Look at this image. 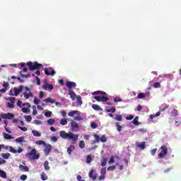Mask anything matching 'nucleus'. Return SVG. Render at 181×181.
Masks as SVG:
<instances>
[{
  "label": "nucleus",
  "mask_w": 181,
  "mask_h": 181,
  "mask_svg": "<svg viewBox=\"0 0 181 181\" xmlns=\"http://www.w3.org/2000/svg\"><path fill=\"white\" fill-rule=\"evenodd\" d=\"M59 136L62 139H69V141H72V143L76 144L78 140V134H74V133L69 132L66 133L65 131H61L59 132Z\"/></svg>",
  "instance_id": "f257e3e1"
},
{
  "label": "nucleus",
  "mask_w": 181,
  "mask_h": 181,
  "mask_svg": "<svg viewBox=\"0 0 181 181\" xmlns=\"http://www.w3.org/2000/svg\"><path fill=\"white\" fill-rule=\"evenodd\" d=\"M27 66H28V69L30 71H34V70H36L35 74L37 76H40V67H43V65L42 64L37 63V62H28L27 63Z\"/></svg>",
  "instance_id": "f03ea898"
},
{
  "label": "nucleus",
  "mask_w": 181,
  "mask_h": 181,
  "mask_svg": "<svg viewBox=\"0 0 181 181\" xmlns=\"http://www.w3.org/2000/svg\"><path fill=\"white\" fill-rule=\"evenodd\" d=\"M25 156L30 159V160H37L40 158V154L36 151V148H33L26 153Z\"/></svg>",
  "instance_id": "7ed1b4c3"
},
{
  "label": "nucleus",
  "mask_w": 181,
  "mask_h": 181,
  "mask_svg": "<svg viewBox=\"0 0 181 181\" xmlns=\"http://www.w3.org/2000/svg\"><path fill=\"white\" fill-rule=\"evenodd\" d=\"M160 149L161 150V151L158 156L159 159H162L165 158L166 155H168V147L166 146H161Z\"/></svg>",
  "instance_id": "20e7f679"
},
{
  "label": "nucleus",
  "mask_w": 181,
  "mask_h": 181,
  "mask_svg": "<svg viewBox=\"0 0 181 181\" xmlns=\"http://www.w3.org/2000/svg\"><path fill=\"white\" fill-rule=\"evenodd\" d=\"M25 91L23 93V97L25 98V100H29L30 97H33V93L32 91H30V88L29 87L25 86L24 87Z\"/></svg>",
  "instance_id": "39448f33"
},
{
  "label": "nucleus",
  "mask_w": 181,
  "mask_h": 181,
  "mask_svg": "<svg viewBox=\"0 0 181 181\" xmlns=\"http://www.w3.org/2000/svg\"><path fill=\"white\" fill-rule=\"evenodd\" d=\"M93 98L96 100L98 103H107L110 100V98L107 96H94Z\"/></svg>",
  "instance_id": "423d86ee"
},
{
  "label": "nucleus",
  "mask_w": 181,
  "mask_h": 181,
  "mask_svg": "<svg viewBox=\"0 0 181 181\" xmlns=\"http://www.w3.org/2000/svg\"><path fill=\"white\" fill-rule=\"evenodd\" d=\"M1 118L3 119H12V118H15V115L11 112L6 114L0 115Z\"/></svg>",
  "instance_id": "0eeeda50"
},
{
  "label": "nucleus",
  "mask_w": 181,
  "mask_h": 181,
  "mask_svg": "<svg viewBox=\"0 0 181 181\" xmlns=\"http://www.w3.org/2000/svg\"><path fill=\"white\" fill-rule=\"evenodd\" d=\"M88 176L90 179H92V180H95L97 177H98V175L95 172V170L91 169L88 173Z\"/></svg>",
  "instance_id": "6e6552de"
},
{
  "label": "nucleus",
  "mask_w": 181,
  "mask_h": 181,
  "mask_svg": "<svg viewBox=\"0 0 181 181\" xmlns=\"http://www.w3.org/2000/svg\"><path fill=\"white\" fill-rule=\"evenodd\" d=\"M45 148L44 149L45 156H49L50 155V152H52V145L51 144H45Z\"/></svg>",
  "instance_id": "1a4fd4ad"
},
{
  "label": "nucleus",
  "mask_w": 181,
  "mask_h": 181,
  "mask_svg": "<svg viewBox=\"0 0 181 181\" xmlns=\"http://www.w3.org/2000/svg\"><path fill=\"white\" fill-rule=\"evenodd\" d=\"M151 95V93L150 92H146L145 93H139L137 98L139 100H145V98H146V97H149Z\"/></svg>",
  "instance_id": "9d476101"
},
{
  "label": "nucleus",
  "mask_w": 181,
  "mask_h": 181,
  "mask_svg": "<svg viewBox=\"0 0 181 181\" xmlns=\"http://www.w3.org/2000/svg\"><path fill=\"white\" fill-rule=\"evenodd\" d=\"M44 73L46 74V76H54V74H56V71L54 69H53V68H49V69H45Z\"/></svg>",
  "instance_id": "9b49d317"
},
{
  "label": "nucleus",
  "mask_w": 181,
  "mask_h": 181,
  "mask_svg": "<svg viewBox=\"0 0 181 181\" xmlns=\"http://www.w3.org/2000/svg\"><path fill=\"white\" fill-rule=\"evenodd\" d=\"M68 94L70 95L71 100H72V101H74L76 98H77V95H76V93H74L71 89L68 90Z\"/></svg>",
  "instance_id": "f8f14e48"
},
{
  "label": "nucleus",
  "mask_w": 181,
  "mask_h": 181,
  "mask_svg": "<svg viewBox=\"0 0 181 181\" xmlns=\"http://www.w3.org/2000/svg\"><path fill=\"white\" fill-rule=\"evenodd\" d=\"M66 87H68V88H70V90H71V88H76L77 84L76 83V82L68 81L66 82Z\"/></svg>",
  "instance_id": "ddd939ff"
},
{
  "label": "nucleus",
  "mask_w": 181,
  "mask_h": 181,
  "mask_svg": "<svg viewBox=\"0 0 181 181\" xmlns=\"http://www.w3.org/2000/svg\"><path fill=\"white\" fill-rule=\"evenodd\" d=\"M23 90V86H20L18 88H14V95H19V93H22Z\"/></svg>",
  "instance_id": "4468645a"
},
{
  "label": "nucleus",
  "mask_w": 181,
  "mask_h": 181,
  "mask_svg": "<svg viewBox=\"0 0 181 181\" xmlns=\"http://www.w3.org/2000/svg\"><path fill=\"white\" fill-rule=\"evenodd\" d=\"M146 146V144H145V141L136 144L137 148H139V149H141V151H144V149H145Z\"/></svg>",
  "instance_id": "2eb2a0df"
},
{
  "label": "nucleus",
  "mask_w": 181,
  "mask_h": 181,
  "mask_svg": "<svg viewBox=\"0 0 181 181\" xmlns=\"http://www.w3.org/2000/svg\"><path fill=\"white\" fill-rule=\"evenodd\" d=\"M19 169L21 172H29V167L23 165L22 164L19 165Z\"/></svg>",
  "instance_id": "dca6fc26"
},
{
  "label": "nucleus",
  "mask_w": 181,
  "mask_h": 181,
  "mask_svg": "<svg viewBox=\"0 0 181 181\" xmlns=\"http://www.w3.org/2000/svg\"><path fill=\"white\" fill-rule=\"evenodd\" d=\"M93 95H105L107 93L104 91H101V90H97L93 92Z\"/></svg>",
  "instance_id": "f3484780"
},
{
  "label": "nucleus",
  "mask_w": 181,
  "mask_h": 181,
  "mask_svg": "<svg viewBox=\"0 0 181 181\" xmlns=\"http://www.w3.org/2000/svg\"><path fill=\"white\" fill-rule=\"evenodd\" d=\"M42 88L44 90H47L48 89L50 91L51 90H53V85H52V84L44 85L42 86Z\"/></svg>",
  "instance_id": "a211bd4d"
},
{
  "label": "nucleus",
  "mask_w": 181,
  "mask_h": 181,
  "mask_svg": "<svg viewBox=\"0 0 181 181\" xmlns=\"http://www.w3.org/2000/svg\"><path fill=\"white\" fill-rule=\"evenodd\" d=\"M92 108L95 110V111H103V108H101V107H100L98 105H93Z\"/></svg>",
  "instance_id": "6ab92c4d"
},
{
  "label": "nucleus",
  "mask_w": 181,
  "mask_h": 181,
  "mask_svg": "<svg viewBox=\"0 0 181 181\" xmlns=\"http://www.w3.org/2000/svg\"><path fill=\"white\" fill-rule=\"evenodd\" d=\"M107 162H108V159H107V158L105 157H103V159L100 160L101 166H105V165H107Z\"/></svg>",
  "instance_id": "aec40b11"
},
{
  "label": "nucleus",
  "mask_w": 181,
  "mask_h": 181,
  "mask_svg": "<svg viewBox=\"0 0 181 181\" xmlns=\"http://www.w3.org/2000/svg\"><path fill=\"white\" fill-rule=\"evenodd\" d=\"M32 134L33 135V136H42V133L39 132L37 130H32Z\"/></svg>",
  "instance_id": "412c9836"
},
{
  "label": "nucleus",
  "mask_w": 181,
  "mask_h": 181,
  "mask_svg": "<svg viewBox=\"0 0 181 181\" xmlns=\"http://www.w3.org/2000/svg\"><path fill=\"white\" fill-rule=\"evenodd\" d=\"M80 112L77 110H72L68 113L69 117H74L76 114H79Z\"/></svg>",
  "instance_id": "4be33fe9"
},
{
  "label": "nucleus",
  "mask_w": 181,
  "mask_h": 181,
  "mask_svg": "<svg viewBox=\"0 0 181 181\" xmlns=\"http://www.w3.org/2000/svg\"><path fill=\"white\" fill-rule=\"evenodd\" d=\"M71 126L73 128H75V129H78L79 127H78V124H77V122H74V121H71Z\"/></svg>",
  "instance_id": "5701e85b"
},
{
  "label": "nucleus",
  "mask_w": 181,
  "mask_h": 181,
  "mask_svg": "<svg viewBox=\"0 0 181 181\" xmlns=\"http://www.w3.org/2000/svg\"><path fill=\"white\" fill-rule=\"evenodd\" d=\"M45 103H50V104H54L55 100L52 99L51 98H47L45 100H43Z\"/></svg>",
  "instance_id": "b1692460"
},
{
  "label": "nucleus",
  "mask_w": 181,
  "mask_h": 181,
  "mask_svg": "<svg viewBox=\"0 0 181 181\" xmlns=\"http://www.w3.org/2000/svg\"><path fill=\"white\" fill-rule=\"evenodd\" d=\"M3 136L4 139H13V137H12L9 134L3 133Z\"/></svg>",
  "instance_id": "393cba45"
},
{
  "label": "nucleus",
  "mask_w": 181,
  "mask_h": 181,
  "mask_svg": "<svg viewBox=\"0 0 181 181\" xmlns=\"http://www.w3.org/2000/svg\"><path fill=\"white\" fill-rule=\"evenodd\" d=\"M76 148V147L74 146H70L68 148H67V153H69V155H71V152L73 151H74V149Z\"/></svg>",
  "instance_id": "a878e982"
},
{
  "label": "nucleus",
  "mask_w": 181,
  "mask_h": 181,
  "mask_svg": "<svg viewBox=\"0 0 181 181\" xmlns=\"http://www.w3.org/2000/svg\"><path fill=\"white\" fill-rule=\"evenodd\" d=\"M115 126L119 132H121V131H122V126L119 125V122H117L115 123Z\"/></svg>",
  "instance_id": "bb28decb"
},
{
  "label": "nucleus",
  "mask_w": 181,
  "mask_h": 181,
  "mask_svg": "<svg viewBox=\"0 0 181 181\" xmlns=\"http://www.w3.org/2000/svg\"><path fill=\"white\" fill-rule=\"evenodd\" d=\"M45 170H50V167L49 166V161H45L44 163Z\"/></svg>",
  "instance_id": "cd10ccee"
},
{
  "label": "nucleus",
  "mask_w": 181,
  "mask_h": 181,
  "mask_svg": "<svg viewBox=\"0 0 181 181\" xmlns=\"http://www.w3.org/2000/svg\"><path fill=\"white\" fill-rule=\"evenodd\" d=\"M25 141V137L24 136H21L18 137L16 139V142L21 144V142H24Z\"/></svg>",
  "instance_id": "c85d7f7f"
},
{
  "label": "nucleus",
  "mask_w": 181,
  "mask_h": 181,
  "mask_svg": "<svg viewBox=\"0 0 181 181\" xmlns=\"http://www.w3.org/2000/svg\"><path fill=\"white\" fill-rule=\"evenodd\" d=\"M0 177H3V179L6 178V173L4 170H0Z\"/></svg>",
  "instance_id": "c756f323"
},
{
  "label": "nucleus",
  "mask_w": 181,
  "mask_h": 181,
  "mask_svg": "<svg viewBox=\"0 0 181 181\" xmlns=\"http://www.w3.org/2000/svg\"><path fill=\"white\" fill-rule=\"evenodd\" d=\"M1 156L3 159H9V156H11V153H3L1 154Z\"/></svg>",
  "instance_id": "7c9ffc66"
},
{
  "label": "nucleus",
  "mask_w": 181,
  "mask_h": 181,
  "mask_svg": "<svg viewBox=\"0 0 181 181\" xmlns=\"http://www.w3.org/2000/svg\"><path fill=\"white\" fill-rule=\"evenodd\" d=\"M41 179L42 180H47V175L45 172L41 173Z\"/></svg>",
  "instance_id": "2f4dec72"
},
{
  "label": "nucleus",
  "mask_w": 181,
  "mask_h": 181,
  "mask_svg": "<svg viewBox=\"0 0 181 181\" xmlns=\"http://www.w3.org/2000/svg\"><path fill=\"white\" fill-rule=\"evenodd\" d=\"M76 103L81 105L83 104V100H81V96L78 95L76 97Z\"/></svg>",
  "instance_id": "473e14b6"
},
{
  "label": "nucleus",
  "mask_w": 181,
  "mask_h": 181,
  "mask_svg": "<svg viewBox=\"0 0 181 181\" xmlns=\"http://www.w3.org/2000/svg\"><path fill=\"white\" fill-rule=\"evenodd\" d=\"M93 160V158L91 157V155H88L86 157V163H91Z\"/></svg>",
  "instance_id": "72a5a7b5"
},
{
  "label": "nucleus",
  "mask_w": 181,
  "mask_h": 181,
  "mask_svg": "<svg viewBox=\"0 0 181 181\" xmlns=\"http://www.w3.org/2000/svg\"><path fill=\"white\" fill-rule=\"evenodd\" d=\"M115 119L116 121H119V122L122 121V115H116V117H115Z\"/></svg>",
  "instance_id": "f704fd0d"
},
{
  "label": "nucleus",
  "mask_w": 181,
  "mask_h": 181,
  "mask_svg": "<svg viewBox=\"0 0 181 181\" xmlns=\"http://www.w3.org/2000/svg\"><path fill=\"white\" fill-rule=\"evenodd\" d=\"M61 125H67V119H62L59 122Z\"/></svg>",
  "instance_id": "c9c22d12"
},
{
  "label": "nucleus",
  "mask_w": 181,
  "mask_h": 181,
  "mask_svg": "<svg viewBox=\"0 0 181 181\" xmlns=\"http://www.w3.org/2000/svg\"><path fill=\"white\" fill-rule=\"evenodd\" d=\"M171 115H173V117H177L178 115L177 110L173 109V110L171 112Z\"/></svg>",
  "instance_id": "e433bc0d"
},
{
  "label": "nucleus",
  "mask_w": 181,
  "mask_h": 181,
  "mask_svg": "<svg viewBox=\"0 0 181 181\" xmlns=\"http://www.w3.org/2000/svg\"><path fill=\"white\" fill-rule=\"evenodd\" d=\"M85 146H86V144L84 143V141H80L79 148H81V149H84Z\"/></svg>",
  "instance_id": "4c0bfd02"
},
{
  "label": "nucleus",
  "mask_w": 181,
  "mask_h": 181,
  "mask_svg": "<svg viewBox=\"0 0 181 181\" xmlns=\"http://www.w3.org/2000/svg\"><path fill=\"white\" fill-rule=\"evenodd\" d=\"M106 112H115L116 109L115 107H112L110 109H106Z\"/></svg>",
  "instance_id": "58836bf2"
},
{
  "label": "nucleus",
  "mask_w": 181,
  "mask_h": 181,
  "mask_svg": "<svg viewBox=\"0 0 181 181\" xmlns=\"http://www.w3.org/2000/svg\"><path fill=\"white\" fill-rule=\"evenodd\" d=\"M168 108H169V105H165L164 107L160 106V110L163 112V111H165V110H168Z\"/></svg>",
  "instance_id": "ea45409f"
},
{
  "label": "nucleus",
  "mask_w": 181,
  "mask_h": 181,
  "mask_svg": "<svg viewBox=\"0 0 181 181\" xmlns=\"http://www.w3.org/2000/svg\"><path fill=\"white\" fill-rule=\"evenodd\" d=\"M47 124H49V125H53V124H54V122H56V120H54V119H49L47 121Z\"/></svg>",
  "instance_id": "a19ab883"
},
{
  "label": "nucleus",
  "mask_w": 181,
  "mask_h": 181,
  "mask_svg": "<svg viewBox=\"0 0 181 181\" xmlns=\"http://www.w3.org/2000/svg\"><path fill=\"white\" fill-rule=\"evenodd\" d=\"M25 119L28 122H32V116L30 115H26L25 116Z\"/></svg>",
  "instance_id": "79ce46f5"
},
{
  "label": "nucleus",
  "mask_w": 181,
  "mask_h": 181,
  "mask_svg": "<svg viewBox=\"0 0 181 181\" xmlns=\"http://www.w3.org/2000/svg\"><path fill=\"white\" fill-rule=\"evenodd\" d=\"M133 124L134 125H139V122H138V117H136L133 121H132Z\"/></svg>",
  "instance_id": "37998d69"
},
{
  "label": "nucleus",
  "mask_w": 181,
  "mask_h": 181,
  "mask_svg": "<svg viewBox=\"0 0 181 181\" xmlns=\"http://www.w3.org/2000/svg\"><path fill=\"white\" fill-rule=\"evenodd\" d=\"M100 142H107V137H105V135H103L100 138Z\"/></svg>",
  "instance_id": "c03bdc74"
},
{
  "label": "nucleus",
  "mask_w": 181,
  "mask_h": 181,
  "mask_svg": "<svg viewBox=\"0 0 181 181\" xmlns=\"http://www.w3.org/2000/svg\"><path fill=\"white\" fill-rule=\"evenodd\" d=\"M36 145H46V142L44 141L40 140L36 141Z\"/></svg>",
  "instance_id": "a18cd8bd"
},
{
  "label": "nucleus",
  "mask_w": 181,
  "mask_h": 181,
  "mask_svg": "<svg viewBox=\"0 0 181 181\" xmlns=\"http://www.w3.org/2000/svg\"><path fill=\"white\" fill-rule=\"evenodd\" d=\"M153 87L154 88H160V83L159 82H156L153 83Z\"/></svg>",
  "instance_id": "49530a36"
},
{
  "label": "nucleus",
  "mask_w": 181,
  "mask_h": 181,
  "mask_svg": "<svg viewBox=\"0 0 181 181\" xmlns=\"http://www.w3.org/2000/svg\"><path fill=\"white\" fill-rule=\"evenodd\" d=\"M101 175H103L105 176V174L107 173V169L105 168H103L100 170Z\"/></svg>",
  "instance_id": "de8ad7c7"
},
{
  "label": "nucleus",
  "mask_w": 181,
  "mask_h": 181,
  "mask_svg": "<svg viewBox=\"0 0 181 181\" xmlns=\"http://www.w3.org/2000/svg\"><path fill=\"white\" fill-rule=\"evenodd\" d=\"M21 111L27 114V112H29V107H22Z\"/></svg>",
  "instance_id": "09e8293b"
},
{
  "label": "nucleus",
  "mask_w": 181,
  "mask_h": 181,
  "mask_svg": "<svg viewBox=\"0 0 181 181\" xmlns=\"http://www.w3.org/2000/svg\"><path fill=\"white\" fill-rule=\"evenodd\" d=\"M20 179L21 180H26V179H28V175H22L21 177H20Z\"/></svg>",
  "instance_id": "8fccbe9b"
},
{
  "label": "nucleus",
  "mask_w": 181,
  "mask_h": 181,
  "mask_svg": "<svg viewBox=\"0 0 181 181\" xmlns=\"http://www.w3.org/2000/svg\"><path fill=\"white\" fill-rule=\"evenodd\" d=\"M10 152H11L12 153H18V151L13 148V147L12 146H10Z\"/></svg>",
  "instance_id": "3c124183"
},
{
  "label": "nucleus",
  "mask_w": 181,
  "mask_h": 181,
  "mask_svg": "<svg viewBox=\"0 0 181 181\" xmlns=\"http://www.w3.org/2000/svg\"><path fill=\"white\" fill-rule=\"evenodd\" d=\"M40 102V100L37 99V98L36 97L34 98V104H35V105H39Z\"/></svg>",
  "instance_id": "603ef678"
},
{
  "label": "nucleus",
  "mask_w": 181,
  "mask_h": 181,
  "mask_svg": "<svg viewBox=\"0 0 181 181\" xmlns=\"http://www.w3.org/2000/svg\"><path fill=\"white\" fill-rule=\"evenodd\" d=\"M94 138L95 139V142H100V136L98 134H93Z\"/></svg>",
  "instance_id": "864d4df0"
},
{
  "label": "nucleus",
  "mask_w": 181,
  "mask_h": 181,
  "mask_svg": "<svg viewBox=\"0 0 181 181\" xmlns=\"http://www.w3.org/2000/svg\"><path fill=\"white\" fill-rule=\"evenodd\" d=\"M75 121H83V117L77 116L74 117Z\"/></svg>",
  "instance_id": "5fc2aeb1"
},
{
  "label": "nucleus",
  "mask_w": 181,
  "mask_h": 181,
  "mask_svg": "<svg viewBox=\"0 0 181 181\" xmlns=\"http://www.w3.org/2000/svg\"><path fill=\"white\" fill-rule=\"evenodd\" d=\"M45 117H52V112H50V111L45 112Z\"/></svg>",
  "instance_id": "6e6d98bb"
},
{
  "label": "nucleus",
  "mask_w": 181,
  "mask_h": 181,
  "mask_svg": "<svg viewBox=\"0 0 181 181\" xmlns=\"http://www.w3.org/2000/svg\"><path fill=\"white\" fill-rule=\"evenodd\" d=\"M158 151V148H154L151 150V155L152 156H155L156 152Z\"/></svg>",
  "instance_id": "4d7b16f0"
},
{
  "label": "nucleus",
  "mask_w": 181,
  "mask_h": 181,
  "mask_svg": "<svg viewBox=\"0 0 181 181\" xmlns=\"http://www.w3.org/2000/svg\"><path fill=\"white\" fill-rule=\"evenodd\" d=\"M90 127H91V128H93V129H95V128H97V123H95V122L91 123Z\"/></svg>",
  "instance_id": "13d9d810"
},
{
  "label": "nucleus",
  "mask_w": 181,
  "mask_h": 181,
  "mask_svg": "<svg viewBox=\"0 0 181 181\" xmlns=\"http://www.w3.org/2000/svg\"><path fill=\"white\" fill-rule=\"evenodd\" d=\"M115 169H116L115 165L109 166L107 168V170H115Z\"/></svg>",
  "instance_id": "bf43d9fd"
},
{
  "label": "nucleus",
  "mask_w": 181,
  "mask_h": 181,
  "mask_svg": "<svg viewBox=\"0 0 181 181\" xmlns=\"http://www.w3.org/2000/svg\"><path fill=\"white\" fill-rule=\"evenodd\" d=\"M126 119L127 121H131L132 119H134V115H129V116L126 117Z\"/></svg>",
  "instance_id": "052dcab7"
},
{
  "label": "nucleus",
  "mask_w": 181,
  "mask_h": 181,
  "mask_svg": "<svg viewBox=\"0 0 181 181\" xmlns=\"http://www.w3.org/2000/svg\"><path fill=\"white\" fill-rule=\"evenodd\" d=\"M7 105L8 108H15V105H13V103H8Z\"/></svg>",
  "instance_id": "680f3d73"
},
{
  "label": "nucleus",
  "mask_w": 181,
  "mask_h": 181,
  "mask_svg": "<svg viewBox=\"0 0 181 181\" xmlns=\"http://www.w3.org/2000/svg\"><path fill=\"white\" fill-rule=\"evenodd\" d=\"M19 129H21V131H23V132H26L28 131V128L26 127H22L21 126H18Z\"/></svg>",
  "instance_id": "e2e57ef3"
},
{
  "label": "nucleus",
  "mask_w": 181,
  "mask_h": 181,
  "mask_svg": "<svg viewBox=\"0 0 181 181\" xmlns=\"http://www.w3.org/2000/svg\"><path fill=\"white\" fill-rule=\"evenodd\" d=\"M114 101H115V103H121V101H122V100H121V98H115Z\"/></svg>",
  "instance_id": "0e129e2a"
},
{
  "label": "nucleus",
  "mask_w": 181,
  "mask_h": 181,
  "mask_svg": "<svg viewBox=\"0 0 181 181\" xmlns=\"http://www.w3.org/2000/svg\"><path fill=\"white\" fill-rule=\"evenodd\" d=\"M115 162V160L114 159V156H111L109 163H114Z\"/></svg>",
  "instance_id": "69168bd1"
},
{
  "label": "nucleus",
  "mask_w": 181,
  "mask_h": 181,
  "mask_svg": "<svg viewBox=\"0 0 181 181\" xmlns=\"http://www.w3.org/2000/svg\"><path fill=\"white\" fill-rule=\"evenodd\" d=\"M76 179H77L78 181H86V180L82 179L81 175H77Z\"/></svg>",
  "instance_id": "338daca9"
},
{
  "label": "nucleus",
  "mask_w": 181,
  "mask_h": 181,
  "mask_svg": "<svg viewBox=\"0 0 181 181\" xmlns=\"http://www.w3.org/2000/svg\"><path fill=\"white\" fill-rule=\"evenodd\" d=\"M104 179H105V175H103L101 174L100 176H99L98 177V180H104Z\"/></svg>",
  "instance_id": "774afa93"
}]
</instances>
